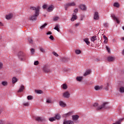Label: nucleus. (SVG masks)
Instances as JSON below:
<instances>
[{"instance_id":"864d4df0","label":"nucleus","mask_w":124,"mask_h":124,"mask_svg":"<svg viewBox=\"0 0 124 124\" xmlns=\"http://www.w3.org/2000/svg\"><path fill=\"white\" fill-rule=\"evenodd\" d=\"M5 122L3 120H0V124H4Z\"/></svg>"},{"instance_id":"cd10ccee","label":"nucleus","mask_w":124,"mask_h":124,"mask_svg":"<svg viewBox=\"0 0 124 124\" xmlns=\"http://www.w3.org/2000/svg\"><path fill=\"white\" fill-rule=\"evenodd\" d=\"M70 6V3H66L64 5L65 10H67V8Z\"/></svg>"},{"instance_id":"6e6552de","label":"nucleus","mask_w":124,"mask_h":124,"mask_svg":"<svg viewBox=\"0 0 124 124\" xmlns=\"http://www.w3.org/2000/svg\"><path fill=\"white\" fill-rule=\"evenodd\" d=\"M63 124H74V122L72 120H65L64 121Z\"/></svg>"},{"instance_id":"412c9836","label":"nucleus","mask_w":124,"mask_h":124,"mask_svg":"<svg viewBox=\"0 0 124 124\" xmlns=\"http://www.w3.org/2000/svg\"><path fill=\"white\" fill-rule=\"evenodd\" d=\"M16 82H18V78H17L14 77L12 78V83L13 84H15V83H16Z\"/></svg>"},{"instance_id":"f8f14e48","label":"nucleus","mask_w":124,"mask_h":124,"mask_svg":"<svg viewBox=\"0 0 124 124\" xmlns=\"http://www.w3.org/2000/svg\"><path fill=\"white\" fill-rule=\"evenodd\" d=\"M94 20H98L99 19V15H98V12H96L94 15Z\"/></svg>"},{"instance_id":"0e129e2a","label":"nucleus","mask_w":124,"mask_h":124,"mask_svg":"<svg viewBox=\"0 0 124 124\" xmlns=\"http://www.w3.org/2000/svg\"><path fill=\"white\" fill-rule=\"evenodd\" d=\"M112 42H113V43L116 42V39H113Z\"/></svg>"},{"instance_id":"aec40b11","label":"nucleus","mask_w":124,"mask_h":124,"mask_svg":"<svg viewBox=\"0 0 124 124\" xmlns=\"http://www.w3.org/2000/svg\"><path fill=\"white\" fill-rule=\"evenodd\" d=\"M53 9H54V6L51 5L48 7L47 11H48V12H51V11H53Z\"/></svg>"},{"instance_id":"4be33fe9","label":"nucleus","mask_w":124,"mask_h":124,"mask_svg":"<svg viewBox=\"0 0 124 124\" xmlns=\"http://www.w3.org/2000/svg\"><path fill=\"white\" fill-rule=\"evenodd\" d=\"M83 41H84V42H85V43H86L87 45H90V44H91V43H90V41H89V38L84 39Z\"/></svg>"},{"instance_id":"a878e982","label":"nucleus","mask_w":124,"mask_h":124,"mask_svg":"<svg viewBox=\"0 0 124 124\" xmlns=\"http://www.w3.org/2000/svg\"><path fill=\"white\" fill-rule=\"evenodd\" d=\"M1 85H2V86H4V87H5V86H7V85H8V83L6 81H2Z\"/></svg>"},{"instance_id":"e2e57ef3","label":"nucleus","mask_w":124,"mask_h":124,"mask_svg":"<svg viewBox=\"0 0 124 124\" xmlns=\"http://www.w3.org/2000/svg\"><path fill=\"white\" fill-rule=\"evenodd\" d=\"M79 25H80V24H79V23H77V24H76L75 26H76V27H78V26H79Z\"/></svg>"},{"instance_id":"c85d7f7f","label":"nucleus","mask_w":124,"mask_h":124,"mask_svg":"<svg viewBox=\"0 0 124 124\" xmlns=\"http://www.w3.org/2000/svg\"><path fill=\"white\" fill-rule=\"evenodd\" d=\"M96 39V36H93L91 37V41H93V42H94Z\"/></svg>"},{"instance_id":"680f3d73","label":"nucleus","mask_w":124,"mask_h":124,"mask_svg":"<svg viewBox=\"0 0 124 124\" xmlns=\"http://www.w3.org/2000/svg\"><path fill=\"white\" fill-rule=\"evenodd\" d=\"M38 63H39V62H34V65H38Z\"/></svg>"},{"instance_id":"603ef678","label":"nucleus","mask_w":124,"mask_h":124,"mask_svg":"<svg viewBox=\"0 0 124 124\" xmlns=\"http://www.w3.org/2000/svg\"><path fill=\"white\" fill-rule=\"evenodd\" d=\"M94 107H97L98 106V104L97 103H95L93 105Z\"/></svg>"},{"instance_id":"49530a36","label":"nucleus","mask_w":124,"mask_h":124,"mask_svg":"<svg viewBox=\"0 0 124 124\" xmlns=\"http://www.w3.org/2000/svg\"><path fill=\"white\" fill-rule=\"evenodd\" d=\"M59 19H60V17H59L58 16H55L53 18L54 21H58Z\"/></svg>"},{"instance_id":"2f4dec72","label":"nucleus","mask_w":124,"mask_h":124,"mask_svg":"<svg viewBox=\"0 0 124 124\" xmlns=\"http://www.w3.org/2000/svg\"><path fill=\"white\" fill-rule=\"evenodd\" d=\"M113 6H114L115 7H118V8H119V7H120V4H119V3H118V2H115V3H114Z\"/></svg>"},{"instance_id":"79ce46f5","label":"nucleus","mask_w":124,"mask_h":124,"mask_svg":"<svg viewBox=\"0 0 124 124\" xmlns=\"http://www.w3.org/2000/svg\"><path fill=\"white\" fill-rule=\"evenodd\" d=\"M36 93H40V94H41V93H43V91H41V90H37L36 91Z\"/></svg>"},{"instance_id":"20e7f679","label":"nucleus","mask_w":124,"mask_h":124,"mask_svg":"<svg viewBox=\"0 0 124 124\" xmlns=\"http://www.w3.org/2000/svg\"><path fill=\"white\" fill-rule=\"evenodd\" d=\"M108 108V103H104L103 105L97 108L96 110H101L102 109H107Z\"/></svg>"},{"instance_id":"9d476101","label":"nucleus","mask_w":124,"mask_h":124,"mask_svg":"<svg viewBox=\"0 0 124 124\" xmlns=\"http://www.w3.org/2000/svg\"><path fill=\"white\" fill-rule=\"evenodd\" d=\"M102 89H103V85H100V86L96 85L94 87V90H95V91H99Z\"/></svg>"},{"instance_id":"8fccbe9b","label":"nucleus","mask_w":124,"mask_h":124,"mask_svg":"<svg viewBox=\"0 0 124 124\" xmlns=\"http://www.w3.org/2000/svg\"><path fill=\"white\" fill-rule=\"evenodd\" d=\"M52 102L50 99H46V103H51Z\"/></svg>"},{"instance_id":"052dcab7","label":"nucleus","mask_w":124,"mask_h":124,"mask_svg":"<svg viewBox=\"0 0 124 124\" xmlns=\"http://www.w3.org/2000/svg\"><path fill=\"white\" fill-rule=\"evenodd\" d=\"M3 111V109L0 108V114H1V113H2Z\"/></svg>"},{"instance_id":"69168bd1","label":"nucleus","mask_w":124,"mask_h":124,"mask_svg":"<svg viewBox=\"0 0 124 124\" xmlns=\"http://www.w3.org/2000/svg\"><path fill=\"white\" fill-rule=\"evenodd\" d=\"M0 26H1L2 27L3 26V24H2L1 22H0Z\"/></svg>"},{"instance_id":"39448f33","label":"nucleus","mask_w":124,"mask_h":124,"mask_svg":"<svg viewBox=\"0 0 124 124\" xmlns=\"http://www.w3.org/2000/svg\"><path fill=\"white\" fill-rule=\"evenodd\" d=\"M35 121H37L38 122H42V121H46V119H45V118L42 117H39L37 116L35 117Z\"/></svg>"},{"instance_id":"9b49d317","label":"nucleus","mask_w":124,"mask_h":124,"mask_svg":"<svg viewBox=\"0 0 124 124\" xmlns=\"http://www.w3.org/2000/svg\"><path fill=\"white\" fill-rule=\"evenodd\" d=\"M24 90H25V86L23 85H21L19 88V89L17 91V93H22L24 92Z\"/></svg>"},{"instance_id":"e433bc0d","label":"nucleus","mask_w":124,"mask_h":124,"mask_svg":"<svg viewBox=\"0 0 124 124\" xmlns=\"http://www.w3.org/2000/svg\"><path fill=\"white\" fill-rule=\"evenodd\" d=\"M62 89H63V90H66V89H67V85L65 84H63L62 85Z\"/></svg>"},{"instance_id":"09e8293b","label":"nucleus","mask_w":124,"mask_h":124,"mask_svg":"<svg viewBox=\"0 0 124 124\" xmlns=\"http://www.w3.org/2000/svg\"><path fill=\"white\" fill-rule=\"evenodd\" d=\"M106 49H107V50L108 51V53H110V48H109L108 46H106Z\"/></svg>"},{"instance_id":"6e6d98bb","label":"nucleus","mask_w":124,"mask_h":124,"mask_svg":"<svg viewBox=\"0 0 124 124\" xmlns=\"http://www.w3.org/2000/svg\"><path fill=\"white\" fill-rule=\"evenodd\" d=\"M43 7L44 9H46V8H47V5H44L43 6Z\"/></svg>"},{"instance_id":"bf43d9fd","label":"nucleus","mask_w":124,"mask_h":124,"mask_svg":"<svg viewBox=\"0 0 124 124\" xmlns=\"http://www.w3.org/2000/svg\"><path fill=\"white\" fill-rule=\"evenodd\" d=\"M74 11L75 13H77L78 12V9H75Z\"/></svg>"},{"instance_id":"338daca9","label":"nucleus","mask_w":124,"mask_h":124,"mask_svg":"<svg viewBox=\"0 0 124 124\" xmlns=\"http://www.w3.org/2000/svg\"><path fill=\"white\" fill-rule=\"evenodd\" d=\"M122 54L124 55V49H123L122 51Z\"/></svg>"},{"instance_id":"c03bdc74","label":"nucleus","mask_w":124,"mask_h":124,"mask_svg":"<svg viewBox=\"0 0 124 124\" xmlns=\"http://www.w3.org/2000/svg\"><path fill=\"white\" fill-rule=\"evenodd\" d=\"M56 120H60L61 119V116L59 114H57L55 116Z\"/></svg>"},{"instance_id":"7c9ffc66","label":"nucleus","mask_w":124,"mask_h":124,"mask_svg":"<svg viewBox=\"0 0 124 124\" xmlns=\"http://www.w3.org/2000/svg\"><path fill=\"white\" fill-rule=\"evenodd\" d=\"M39 49H40V51H41V52H42V53H43L44 54L45 53V52H46L45 49H44V48H43V47H40Z\"/></svg>"},{"instance_id":"58836bf2","label":"nucleus","mask_w":124,"mask_h":124,"mask_svg":"<svg viewBox=\"0 0 124 124\" xmlns=\"http://www.w3.org/2000/svg\"><path fill=\"white\" fill-rule=\"evenodd\" d=\"M69 3H70V6H75V5H76V3H75V2H72Z\"/></svg>"},{"instance_id":"4d7b16f0","label":"nucleus","mask_w":124,"mask_h":124,"mask_svg":"<svg viewBox=\"0 0 124 124\" xmlns=\"http://www.w3.org/2000/svg\"><path fill=\"white\" fill-rule=\"evenodd\" d=\"M46 34H47V35H50V34H52V32H51V31H48V32L46 33Z\"/></svg>"},{"instance_id":"de8ad7c7","label":"nucleus","mask_w":124,"mask_h":124,"mask_svg":"<svg viewBox=\"0 0 124 124\" xmlns=\"http://www.w3.org/2000/svg\"><path fill=\"white\" fill-rule=\"evenodd\" d=\"M67 60H68L67 58L64 57L62 58V61H63V62H68Z\"/></svg>"},{"instance_id":"ea45409f","label":"nucleus","mask_w":124,"mask_h":124,"mask_svg":"<svg viewBox=\"0 0 124 124\" xmlns=\"http://www.w3.org/2000/svg\"><path fill=\"white\" fill-rule=\"evenodd\" d=\"M28 41L30 44H32V39L31 38H28Z\"/></svg>"},{"instance_id":"f704fd0d","label":"nucleus","mask_w":124,"mask_h":124,"mask_svg":"<svg viewBox=\"0 0 124 124\" xmlns=\"http://www.w3.org/2000/svg\"><path fill=\"white\" fill-rule=\"evenodd\" d=\"M120 93H124V87H121L120 88Z\"/></svg>"},{"instance_id":"0eeeda50","label":"nucleus","mask_w":124,"mask_h":124,"mask_svg":"<svg viewBox=\"0 0 124 124\" xmlns=\"http://www.w3.org/2000/svg\"><path fill=\"white\" fill-rule=\"evenodd\" d=\"M73 113V111H69L67 113H65L63 115V117L64 118H68V117H70V116H71L72 115V113Z\"/></svg>"},{"instance_id":"13d9d810","label":"nucleus","mask_w":124,"mask_h":124,"mask_svg":"<svg viewBox=\"0 0 124 124\" xmlns=\"http://www.w3.org/2000/svg\"><path fill=\"white\" fill-rule=\"evenodd\" d=\"M104 27H105L106 28H107V27H108V24L105 23L104 24Z\"/></svg>"},{"instance_id":"f03ea898","label":"nucleus","mask_w":124,"mask_h":124,"mask_svg":"<svg viewBox=\"0 0 124 124\" xmlns=\"http://www.w3.org/2000/svg\"><path fill=\"white\" fill-rule=\"evenodd\" d=\"M43 71L45 73H49V72H52V70L50 69V66L49 65H45L43 67Z\"/></svg>"},{"instance_id":"4c0bfd02","label":"nucleus","mask_w":124,"mask_h":124,"mask_svg":"<svg viewBox=\"0 0 124 124\" xmlns=\"http://www.w3.org/2000/svg\"><path fill=\"white\" fill-rule=\"evenodd\" d=\"M35 52V50L34 49L31 48V55H33V54H34Z\"/></svg>"},{"instance_id":"473e14b6","label":"nucleus","mask_w":124,"mask_h":124,"mask_svg":"<svg viewBox=\"0 0 124 124\" xmlns=\"http://www.w3.org/2000/svg\"><path fill=\"white\" fill-rule=\"evenodd\" d=\"M46 26H47V23H45L44 25H42L40 27L41 30H43V29H45V27H46Z\"/></svg>"},{"instance_id":"a18cd8bd","label":"nucleus","mask_w":124,"mask_h":124,"mask_svg":"<svg viewBox=\"0 0 124 124\" xmlns=\"http://www.w3.org/2000/svg\"><path fill=\"white\" fill-rule=\"evenodd\" d=\"M24 106H30V103L29 102H25L23 103Z\"/></svg>"},{"instance_id":"37998d69","label":"nucleus","mask_w":124,"mask_h":124,"mask_svg":"<svg viewBox=\"0 0 124 124\" xmlns=\"http://www.w3.org/2000/svg\"><path fill=\"white\" fill-rule=\"evenodd\" d=\"M52 54L53 55H54V56H55V57H59V54H58V53H57L56 52L53 51L52 52Z\"/></svg>"},{"instance_id":"f257e3e1","label":"nucleus","mask_w":124,"mask_h":124,"mask_svg":"<svg viewBox=\"0 0 124 124\" xmlns=\"http://www.w3.org/2000/svg\"><path fill=\"white\" fill-rule=\"evenodd\" d=\"M17 56L19 60L22 62H24L27 60V54H26L24 52L19 51L17 54Z\"/></svg>"},{"instance_id":"423d86ee","label":"nucleus","mask_w":124,"mask_h":124,"mask_svg":"<svg viewBox=\"0 0 124 124\" xmlns=\"http://www.w3.org/2000/svg\"><path fill=\"white\" fill-rule=\"evenodd\" d=\"M62 95L64 98H69L70 97V93L67 91L63 93Z\"/></svg>"},{"instance_id":"5fc2aeb1","label":"nucleus","mask_w":124,"mask_h":124,"mask_svg":"<svg viewBox=\"0 0 124 124\" xmlns=\"http://www.w3.org/2000/svg\"><path fill=\"white\" fill-rule=\"evenodd\" d=\"M2 66H3V64L1 62H0V70L2 68Z\"/></svg>"},{"instance_id":"2eb2a0df","label":"nucleus","mask_w":124,"mask_h":124,"mask_svg":"<svg viewBox=\"0 0 124 124\" xmlns=\"http://www.w3.org/2000/svg\"><path fill=\"white\" fill-rule=\"evenodd\" d=\"M59 105H60L61 107H65L66 106V104H65L64 102L61 101L59 102Z\"/></svg>"},{"instance_id":"1a4fd4ad","label":"nucleus","mask_w":124,"mask_h":124,"mask_svg":"<svg viewBox=\"0 0 124 124\" xmlns=\"http://www.w3.org/2000/svg\"><path fill=\"white\" fill-rule=\"evenodd\" d=\"M111 17L112 18H113V20L116 21L117 24H120V20H119V19H118V18H117V17L116 16H115L114 14H112L111 15Z\"/></svg>"},{"instance_id":"bb28decb","label":"nucleus","mask_w":124,"mask_h":124,"mask_svg":"<svg viewBox=\"0 0 124 124\" xmlns=\"http://www.w3.org/2000/svg\"><path fill=\"white\" fill-rule=\"evenodd\" d=\"M77 81H78V82H81L82 80H83V77H77Z\"/></svg>"},{"instance_id":"a211bd4d","label":"nucleus","mask_w":124,"mask_h":124,"mask_svg":"<svg viewBox=\"0 0 124 124\" xmlns=\"http://www.w3.org/2000/svg\"><path fill=\"white\" fill-rule=\"evenodd\" d=\"M12 17H13V15L10 14L6 16V19H7V20H10V19H12Z\"/></svg>"},{"instance_id":"f3484780","label":"nucleus","mask_w":124,"mask_h":124,"mask_svg":"<svg viewBox=\"0 0 124 124\" xmlns=\"http://www.w3.org/2000/svg\"><path fill=\"white\" fill-rule=\"evenodd\" d=\"M77 16H76V14H73V16L71 19L72 22H73V21H75V20H77Z\"/></svg>"},{"instance_id":"774afa93","label":"nucleus","mask_w":124,"mask_h":124,"mask_svg":"<svg viewBox=\"0 0 124 124\" xmlns=\"http://www.w3.org/2000/svg\"><path fill=\"white\" fill-rule=\"evenodd\" d=\"M121 40H124V37H123L121 38Z\"/></svg>"},{"instance_id":"a19ab883","label":"nucleus","mask_w":124,"mask_h":124,"mask_svg":"<svg viewBox=\"0 0 124 124\" xmlns=\"http://www.w3.org/2000/svg\"><path fill=\"white\" fill-rule=\"evenodd\" d=\"M27 99L28 100H31L32 99V96L31 95H29L27 96Z\"/></svg>"},{"instance_id":"7ed1b4c3","label":"nucleus","mask_w":124,"mask_h":124,"mask_svg":"<svg viewBox=\"0 0 124 124\" xmlns=\"http://www.w3.org/2000/svg\"><path fill=\"white\" fill-rule=\"evenodd\" d=\"M39 16V13H38V10H37L36 12L35 13L34 15L31 16L29 17V20L31 21H34L37 19V16Z\"/></svg>"},{"instance_id":"c9c22d12","label":"nucleus","mask_w":124,"mask_h":124,"mask_svg":"<svg viewBox=\"0 0 124 124\" xmlns=\"http://www.w3.org/2000/svg\"><path fill=\"white\" fill-rule=\"evenodd\" d=\"M75 53H76V54H77V55H79V54H81V50L77 49V50H76V51H75Z\"/></svg>"},{"instance_id":"393cba45","label":"nucleus","mask_w":124,"mask_h":124,"mask_svg":"<svg viewBox=\"0 0 124 124\" xmlns=\"http://www.w3.org/2000/svg\"><path fill=\"white\" fill-rule=\"evenodd\" d=\"M104 40V43H105L106 44H107V42H108V38H107V37H106V36L105 35H104L103 36Z\"/></svg>"},{"instance_id":"c756f323","label":"nucleus","mask_w":124,"mask_h":124,"mask_svg":"<svg viewBox=\"0 0 124 124\" xmlns=\"http://www.w3.org/2000/svg\"><path fill=\"white\" fill-rule=\"evenodd\" d=\"M49 122H54V121H56V117H53L49 118Z\"/></svg>"},{"instance_id":"b1692460","label":"nucleus","mask_w":124,"mask_h":124,"mask_svg":"<svg viewBox=\"0 0 124 124\" xmlns=\"http://www.w3.org/2000/svg\"><path fill=\"white\" fill-rule=\"evenodd\" d=\"M108 62H113V61H114V60H115V58L113 57L112 56H109L108 57Z\"/></svg>"},{"instance_id":"ddd939ff","label":"nucleus","mask_w":124,"mask_h":124,"mask_svg":"<svg viewBox=\"0 0 124 124\" xmlns=\"http://www.w3.org/2000/svg\"><path fill=\"white\" fill-rule=\"evenodd\" d=\"M30 9L31 10H35V12H36V11H37V10H38V13H39V9H40L39 7H37V8H36L35 7H31Z\"/></svg>"},{"instance_id":"3c124183","label":"nucleus","mask_w":124,"mask_h":124,"mask_svg":"<svg viewBox=\"0 0 124 124\" xmlns=\"http://www.w3.org/2000/svg\"><path fill=\"white\" fill-rule=\"evenodd\" d=\"M49 39H51V40H54V39H55L53 35H50L49 37Z\"/></svg>"},{"instance_id":"72a5a7b5","label":"nucleus","mask_w":124,"mask_h":124,"mask_svg":"<svg viewBox=\"0 0 124 124\" xmlns=\"http://www.w3.org/2000/svg\"><path fill=\"white\" fill-rule=\"evenodd\" d=\"M54 30H56V31H57L59 32H60V29H59V25H57L54 28Z\"/></svg>"},{"instance_id":"6ab92c4d","label":"nucleus","mask_w":124,"mask_h":124,"mask_svg":"<svg viewBox=\"0 0 124 124\" xmlns=\"http://www.w3.org/2000/svg\"><path fill=\"white\" fill-rule=\"evenodd\" d=\"M79 8L81 10H86L87 9V7L84 4L80 5Z\"/></svg>"},{"instance_id":"dca6fc26","label":"nucleus","mask_w":124,"mask_h":124,"mask_svg":"<svg viewBox=\"0 0 124 124\" xmlns=\"http://www.w3.org/2000/svg\"><path fill=\"white\" fill-rule=\"evenodd\" d=\"M91 72H92V71L90 69L86 70L85 73L84 74V76H87L88 75H90Z\"/></svg>"},{"instance_id":"5701e85b","label":"nucleus","mask_w":124,"mask_h":124,"mask_svg":"<svg viewBox=\"0 0 124 124\" xmlns=\"http://www.w3.org/2000/svg\"><path fill=\"white\" fill-rule=\"evenodd\" d=\"M124 118H121L119 120H118V121H117L115 123L116 124H121L122 123V122H123V121H124Z\"/></svg>"},{"instance_id":"4468645a","label":"nucleus","mask_w":124,"mask_h":124,"mask_svg":"<svg viewBox=\"0 0 124 124\" xmlns=\"http://www.w3.org/2000/svg\"><path fill=\"white\" fill-rule=\"evenodd\" d=\"M72 119L73 121H77L79 119V115H75L72 116Z\"/></svg>"}]
</instances>
